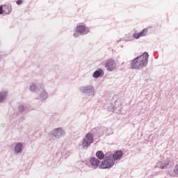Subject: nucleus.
I'll use <instances>...</instances> for the list:
<instances>
[{
    "label": "nucleus",
    "instance_id": "obj_4",
    "mask_svg": "<svg viewBox=\"0 0 178 178\" xmlns=\"http://www.w3.org/2000/svg\"><path fill=\"white\" fill-rule=\"evenodd\" d=\"M105 67L107 70L112 72V70L116 69V63H115V60L112 59H108L105 62Z\"/></svg>",
    "mask_w": 178,
    "mask_h": 178
},
{
    "label": "nucleus",
    "instance_id": "obj_13",
    "mask_svg": "<svg viewBox=\"0 0 178 178\" xmlns=\"http://www.w3.org/2000/svg\"><path fill=\"white\" fill-rule=\"evenodd\" d=\"M5 98H6V92L0 93V102H2Z\"/></svg>",
    "mask_w": 178,
    "mask_h": 178
},
{
    "label": "nucleus",
    "instance_id": "obj_5",
    "mask_svg": "<svg viewBox=\"0 0 178 178\" xmlns=\"http://www.w3.org/2000/svg\"><path fill=\"white\" fill-rule=\"evenodd\" d=\"M90 164L92 168H94L95 169H97L98 166H101V161L98 160V159L95 157H92L90 160Z\"/></svg>",
    "mask_w": 178,
    "mask_h": 178
},
{
    "label": "nucleus",
    "instance_id": "obj_15",
    "mask_svg": "<svg viewBox=\"0 0 178 178\" xmlns=\"http://www.w3.org/2000/svg\"><path fill=\"white\" fill-rule=\"evenodd\" d=\"M16 3L17 5H22V3H23V0H17Z\"/></svg>",
    "mask_w": 178,
    "mask_h": 178
},
{
    "label": "nucleus",
    "instance_id": "obj_7",
    "mask_svg": "<svg viewBox=\"0 0 178 178\" xmlns=\"http://www.w3.org/2000/svg\"><path fill=\"white\" fill-rule=\"evenodd\" d=\"M53 134L55 136V137H61V136L65 134V131H63L62 128H58L54 129Z\"/></svg>",
    "mask_w": 178,
    "mask_h": 178
},
{
    "label": "nucleus",
    "instance_id": "obj_3",
    "mask_svg": "<svg viewBox=\"0 0 178 178\" xmlns=\"http://www.w3.org/2000/svg\"><path fill=\"white\" fill-rule=\"evenodd\" d=\"M92 143H94V136L92 134H88L83 140L82 145L83 147H90Z\"/></svg>",
    "mask_w": 178,
    "mask_h": 178
},
{
    "label": "nucleus",
    "instance_id": "obj_16",
    "mask_svg": "<svg viewBox=\"0 0 178 178\" xmlns=\"http://www.w3.org/2000/svg\"><path fill=\"white\" fill-rule=\"evenodd\" d=\"M174 172H175V173H176L177 175H178V165H177V166L175 167V169L174 170Z\"/></svg>",
    "mask_w": 178,
    "mask_h": 178
},
{
    "label": "nucleus",
    "instance_id": "obj_11",
    "mask_svg": "<svg viewBox=\"0 0 178 178\" xmlns=\"http://www.w3.org/2000/svg\"><path fill=\"white\" fill-rule=\"evenodd\" d=\"M102 74H104V72L102 70L96 71L93 73V77H95V79H98V77L102 76Z\"/></svg>",
    "mask_w": 178,
    "mask_h": 178
},
{
    "label": "nucleus",
    "instance_id": "obj_8",
    "mask_svg": "<svg viewBox=\"0 0 178 178\" xmlns=\"http://www.w3.org/2000/svg\"><path fill=\"white\" fill-rule=\"evenodd\" d=\"M122 156H123V152H122V150H118L117 152H115L113 154V159L114 161H116L118 159H120V158H122Z\"/></svg>",
    "mask_w": 178,
    "mask_h": 178
},
{
    "label": "nucleus",
    "instance_id": "obj_19",
    "mask_svg": "<svg viewBox=\"0 0 178 178\" xmlns=\"http://www.w3.org/2000/svg\"><path fill=\"white\" fill-rule=\"evenodd\" d=\"M33 88H34V86L31 87V90H33Z\"/></svg>",
    "mask_w": 178,
    "mask_h": 178
},
{
    "label": "nucleus",
    "instance_id": "obj_10",
    "mask_svg": "<svg viewBox=\"0 0 178 178\" xmlns=\"http://www.w3.org/2000/svg\"><path fill=\"white\" fill-rule=\"evenodd\" d=\"M96 156L100 161L105 159V154H104V152H102V151H97L96 152Z\"/></svg>",
    "mask_w": 178,
    "mask_h": 178
},
{
    "label": "nucleus",
    "instance_id": "obj_12",
    "mask_svg": "<svg viewBox=\"0 0 178 178\" xmlns=\"http://www.w3.org/2000/svg\"><path fill=\"white\" fill-rule=\"evenodd\" d=\"M22 148H23V145H22L21 143H18L15 146V152H22Z\"/></svg>",
    "mask_w": 178,
    "mask_h": 178
},
{
    "label": "nucleus",
    "instance_id": "obj_14",
    "mask_svg": "<svg viewBox=\"0 0 178 178\" xmlns=\"http://www.w3.org/2000/svg\"><path fill=\"white\" fill-rule=\"evenodd\" d=\"M94 90V88H92V86H88L85 88V91H86L87 92H88V91H93Z\"/></svg>",
    "mask_w": 178,
    "mask_h": 178
},
{
    "label": "nucleus",
    "instance_id": "obj_17",
    "mask_svg": "<svg viewBox=\"0 0 178 178\" xmlns=\"http://www.w3.org/2000/svg\"><path fill=\"white\" fill-rule=\"evenodd\" d=\"M3 13V10L2 8V6H0V15H2Z\"/></svg>",
    "mask_w": 178,
    "mask_h": 178
},
{
    "label": "nucleus",
    "instance_id": "obj_1",
    "mask_svg": "<svg viewBox=\"0 0 178 178\" xmlns=\"http://www.w3.org/2000/svg\"><path fill=\"white\" fill-rule=\"evenodd\" d=\"M149 56V55H148L147 52H144L143 55L135 58L131 63L132 69H138L147 66Z\"/></svg>",
    "mask_w": 178,
    "mask_h": 178
},
{
    "label": "nucleus",
    "instance_id": "obj_2",
    "mask_svg": "<svg viewBox=\"0 0 178 178\" xmlns=\"http://www.w3.org/2000/svg\"><path fill=\"white\" fill-rule=\"evenodd\" d=\"M115 165V161L112 159V157L106 156L105 159L102 162L100 165V169H109Z\"/></svg>",
    "mask_w": 178,
    "mask_h": 178
},
{
    "label": "nucleus",
    "instance_id": "obj_6",
    "mask_svg": "<svg viewBox=\"0 0 178 178\" xmlns=\"http://www.w3.org/2000/svg\"><path fill=\"white\" fill-rule=\"evenodd\" d=\"M148 33V29H143L142 31L139 32V33H135L133 34V37L136 39V40H138V38H140V37H145V35Z\"/></svg>",
    "mask_w": 178,
    "mask_h": 178
},
{
    "label": "nucleus",
    "instance_id": "obj_18",
    "mask_svg": "<svg viewBox=\"0 0 178 178\" xmlns=\"http://www.w3.org/2000/svg\"><path fill=\"white\" fill-rule=\"evenodd\" d=\"M78 35H77L76 33H74V37H78Z\"/></svg>",
    "mask_w": 178,
    "mask_h": 178
},
{
    "label": "nucleus",
    "instance_id": "obj_9",
    "mask_svg": "<svg viewBox=\"0 0 178 178\" xmlns=\"http://www.w3.org/2000/svg\"><path fill=\"white\" fill-rule=\"evenodd\" d=\"M76 31L77 33H80L81 34H83L84 33H88V29L86 28L83 25L78 26L76 27Z\"/></svg>",
    "mask_w": 178,
    "mask_h": 178
}]
</instances>
